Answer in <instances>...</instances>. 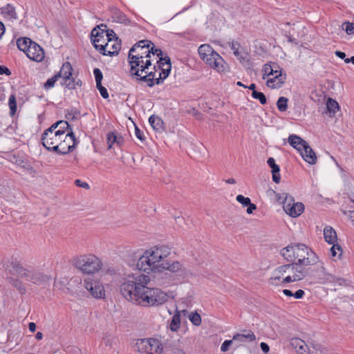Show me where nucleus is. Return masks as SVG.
<instances>
[{
	"mask_svg": "<svg viewBox=\"0 0 354 354\" xmlns=\"http://www.w3.org/2000/svg\"><path fill=\"white\" fill-rule=\"evenodd\" d=\"M288 98L280 97L277 102V106L279 111L284 112L288 109Z\"/></svg>",
	"mask_w": 354,
	"mask_h": 354,
	"instance_id": "obj_35",
	"label": "nucleus"
},
{
	"mask_svg": "<svg viewBox=\"0 0 354 354\" xmlns=\"http://www.w3.org/2000/svg\"><path fill=\"white\" fill-rule=\"evenodd\" d=\"M330 249V254L332 257H339L342 254V249L339 244L333 243Z\"/></svg>",
	"mask_w": 354,
	"mask_h": 354,
	"instance_id": "obj_38",
	"label": "nucleus"
},
{
	"mask_svg": "<svg viewBox=\"0 0 354 354\" xmlns=\"http://www.w3.org/2000/svg\"><path fill=\"white\" fill-rule=\"evenodd\" d=\"M69 127L68 123L66 121L60 120L58 121L53 124H52L50 127L54 130H64L68 129Z\"/></svg>",
	"mask_w": 354,
	"mask_h": 354,
	"instance_id": "obj_39",
	"label": "nucleus"
},
{
	"mask_svg": "<svg viewBox=\"0 0 354 354\" xmlns=\"http://www.w3.org/2000/svg\"><path fill=\"white\" fill-rule=\"evenodd\" d=\"M8 104L10 109V114L14 115L17 111V101L15 95H11L10 96Z\"/></svg>",
	"mask_w": 354,
	"mask_h": 354,
	"instance_id": "obj_43",
	"label": "nucleus"
},
{
	"mask_svg": "<svg viewBox=\"0 0 354 354\" xmlns=\"http://www.w3.org/2000/svg\"><path fill=\"white\" fill-rule=\"evenodd\" d=\"M150 44H151V41L149 40H141L134 44L132 48H136L135 52L138 50H143L146 48H149L150 47Z\"/></svg>",
	"mask_w": 354,
	"mask_h": 354,
	"instance_id": "obj_37",
	"label": "nucleus"
},
{
	"mask_svg": "<svg viewBox=\"0 0 354 354\" xmlns=\"http://www.w3.org/2000/svg\"><path fill=\"white\" fill-rule=\"evenodd\" d=\"M327 110L333 115L339 110V106L337 102L332 98H328L326 102Z\"/></svg>",
	"mask_w": 354,
	"mask_h": 354,
	"instance_id": "obj_34",
	"label": "nucleus"
},
{
	"mask_svg": "<svg viewBox=\"0 0 354 354\" xmlns=\"http://www.w3.org/2000/svg\"><path fill=\"white\" fill-rule=\"evenodd\" d=\"M32 40L30 39L28 37H22L17 40V46L20 50L26 54L29 49V44H30Z\"/></svg>",
	"mask_w": 354,
	"mask_h": 354,
	"instance_id": "obj_32",
	"label": "nucleus"
},
{
	"mask_svg": "<svg viewBox=\"0 0 354 354\" xmlns=\"http://www.w3.org/2000/svg\"><path fill=\"white\" fill-rule=\"evenodd\" d=\"M111 44L109 48H107L105 52L102 51V54L104 55L113 56L118 54L120 50L121 45L118 40H111Z\"/></svg>",
	"mask_w": 354,
	"mask_h": 354,
	"instance_id": "obj_31",
	"label": "nucleus"
},
{
	"mask_svg": "<svg viewBox=\"0 0 354 354\" xmlns=\"http://www.w3.org/2000/svg\"><path fill=\"white\" fill-rule=\"evenodd\" d=\"M136 347L138 352L143 354H161L163 351L162 342L156 338L138 339Z\"/></svg>",
	"mask_w": 354,
	"mask_h": 354,
	"instance_id": "obj_9",
	"label": "nucleus"
},
{
	"mask_svg": "<svg viewBox=\"0 0 354 354\" xmlns=\"http://www.w3.org/2000/svg\"><path fill=\"white\" fill-rule=\"evenodd\" d=\"M91 37L94 47L100 53L102 51L105 52L107 48H110L111 41L109 40V43L104 42V32L103 30H100V26H97L91 30Z\"/></svg>",
	"mask_w": 354,
	"mask_h": 354,
	"instance_id": "obj_14",
	"label": "nucleus"
},
{
	"mask_svg": "<svg viewBox=\"0 0 354 354\" xmlns=\"http://www.w3.org/2000/svg\"><path fill=\"white\" fill-rule=\"evenodd\" d=\"M313 348L315 350V354H327L328 353L326 348L318 344L313 345Z\"/></svg>",
	"mask_w": 354,
	"mask_h": 354,
	"instance_id": "obj_53",
	"label": "nucleus"
},
{
	"mask_svg": "<svg viewBox=\"0 0 354 354\" xmlns=\"http://www.w3.org/2000/svg\"><path fill=\"white\" fill-rule=\"evenodd\" d=\"M272 169V180L274 183H279L280 182L281 176L279 174L280 168L278 165H275Z\"/></svg>",
	"mask_w": 354,
	"mask_h": 354,
	"instance_id": "obj_42",
	"label": "nucleus"
},
{
	"mask_svg": "<svg viewBox=\"0 0 354 354\" xmlns=\"http://www.w3.org/2000/svg\"><path fill=\"white\" fill-rule=\"evenodd\" d=\"M149 51L150 52V55L152 54L153 55H156L157 57H162V51L160 48H156L155 45L151 42L150 44V47L149 48Z\"/></svg>",
	"mask_w": 354,
	"mask_h": 354,
	"instance_id": "obj_46",
	"label": "nucleus"
},
{
	"mask_svg": "<svg viewBox=\"0 0 354 354\" xmlns=\"http://www.w3.org/2000/svg\"><path fill=\"white\" fill-rule=\"evenodd\" d=\"M96 87L99 90L100 95L103 98L107 99L109 97L108 91L106 88L102 85V84H100V85L97 84Z\"/></svg>",
	"mask_w": 354,
	"mask_h": 354,
	"instance_id": "obj_51",
	"label": "nucleus"
},
{
	"mask_svg": "<svg viewBox=\"0 0 354 354\" xmlns=\"http://www.w3.org/2000/svg\"><path fill=\"white\" fill-rule=\"evenodd\" d=\"M335 53L340 59H344V60L346 59V54L344 52L337 50V51H335Z\"/></svg>",
	"mask_w": 354,
	"mask_h": 354,
	"instance_id": "obj_64",
	"label": "nucleus"
},
{
	"mask_svg": "<svg viewBox=\"0 0 354 354\" xmlns=\"http://www.w3.org/2000/svg\"><path fill=\"white\" fill-rule=\"evenodd\" d=\"M171 71V63L169 57H160L156 64L153 66L152 73L154 75L153 86L159 84L169 75Z\"/></svg>",
	"mask_w": 354,
	"mask_h": 354,
	"instance_id": "obj_10",
	"label": "nucleus"
},
{
	"mask_svg": "<svg viewBox=\"0 0 354 354\" xmlns=\"http://www.w3.org/2000/svg\"><path fill=\"white\" fill-rule=\"evenodd\" d=\"M149 122L155 131L161 132L164 130V123L160 117L153 115L149 117Z\"/></svg>",
	"mask_w": 354,
	"mask_h": 354,
	"instance_id": "obj_26",
	"label": "nucleus"
},
{
	"mask_svg": "<svg viewBox=\"0 0 354 354\" xmlns=\"http://www.w3.org/2000/svg\"><path fill=\"white\" fill-rule=\"evenodd\" d=\"M151 279L144 274H131L123 279L120 293L127 301L142 307H158L165 304L169 295L160 288L148 286Z\"/></svg>",
	"mask_w": 354,
	"mask_h": 354,
	"instance_id": "obj_1",
	"label": "nucleus"
},
{
	"mask_svg": "<svg viewBox=\"0 0 354 354\" xmlns=\"http://www.w3.org/2000/svg\"><path fill=\"white\" fill-rule=\"evenodd\" d=\"M73 69L70 62H66L63 64L59 73L56 74L58 78H62L61 84L68 89H75V79L71 77Z\"/></svg>",
	"mask_w": 354,
	"mask_h": 354,
	"instance_id": "obj_13",
	"label": "nucleus"
},
{
	"mask_svg": "<svg viewBox=\"0 0 354 354\" xmlns=\"http://www.w3.org/2000/svg\"><path fill=\"white\" fill-rule=\"evenodd\" d=\"M304 150L300 154L303 159L310 165H315L317 162V156L309 145L304 147Z\"/></svg>",
	"mask_w": 354,
	"mask_h": 354,
	"instance_id": "obj_23",
	"label": "nucleus"
},
{
	"mask_svg": "<svg viewBox=\"0 0 354 354\" xmlns=\"http://www.w3.org/2000/svg\"><path fill=\"white\" fill-rule=\"evenodd\" d=\"M203 61L218 72H223L225 69L224 59L216 52L211 54Z\"/></svg>",
	"mask_w": 354,
	"mask_h": 354,
	"instance_id": "obj_16",
	"label": "nucleus"
},
{
	"mask_svg": "<svg viewBox=\"0 0 354 354\" xmlns=\"http://www.w3.org/2000/svg\"><path fill=\"white\" fill-rule=\"evenodd\" d=\"M278 202L283 203L285 212L291 217H297L304 210V205L302 203H295L294 198L287 193L276 194Z\"/></svg>",
	"mask_w": 354,
	"mask_h": 354,
	"instance_id": "obj_7",
	"label": "nucleus"
},
{
	"mask_svg": "<svg viewBox=\"0 0 354 354\" xmlns=\"http://www.w3.org/2000/svg\"><path fill=\"white\" fill-rule=\"evenodd\" d=\"M135 48H131L129 52L128 59L131 66L130 74L135 77L138 81L145 82L149 87L153 86L154 75L152 73L153 67L151 66V60L148 57L142 56L133 57Z\"/></svg>",
	"mask_w": 354,
	"mask_h": 354,
	"instance_id": "obj_5",
	"label": "nucleus"
},
{
	"mask_svg": "<svg viewBox=\"0 0 354 354\" xmlns=\"http://www.w3.org/2000/svg\"><path fill=\"white\" fill-rule=\"evenodd\" d=\"M304 295V291L303 290L299 289L293 294V297H295V298L296 299H301Z\"/></svg>",
	"mask_w": 354,
	"mask_h": 354,
	"instance_id": "obj_58",
	"label": "nucleus"
},
{
	"mask_svg": "<svg viewBox=\"0 0 354 354\" xmlns=\"http://www.w3.org/2000/svg\"><path fill=\"white\" fill-rule=\"evenodd\" d=\"M75 184L78 187H83L87 189H89L88 184L87 183L82 182L81 180H75Z\"/></svg>",
	"mask_w": 354,
	"mask_h": 354,
	"instance_id": "obj_57",
	"label": "nucleus"
},
{
	"mask_svg": "<svg viewBox=\"0 0 354 354\" xmlns=\"http://www.w3.org/2000/svg\"><path fill=\"white\" fill-rule=\"evenodd\" d=\"M176 223L180 227H183L184 218L181 216L175 217Z\"/></svg>",
	"mask_w": 354,
	"mask_h": 354,
	"instance_id": "obj_61",
	"label": "nucleus"
},
{
	"mask_svg": "<svg viewBox=\"0 0 354 354\" xmlns=\"http://www.w3.org/2000/svg\"><path fill=\"white\" fill-rule=\"evenodd\" d=\"M288 142L292 147L299 152L300 154L304 150V147L308 145L306 141L297 135H290L288 137Z\"/></svg>",
	"mask_w": 354,
	"mask_h": 354,
	"instance_id": "obj_20",
	"label": "nucleus"
},
{
	"mask_svg": "<svg viewBox=\"0 0 354 354\" xmlns=\"http://www.w3.org/2000/svg\"><path fill=\"white\" fill-rule=\"evenodd\" d=\"M72 262L75 268L87 274L99 272L102 266L101 260L93 254L77 256L73 258Z\"/></svg>",
	"mask_w": 354,
	"mask_h": 354,
	"instance_id": "obj_6",
	"label": "nucleus"
},
{
	"mask_svg": "<svg viewBox=\"0 0 354 354\" xmlns=\"http://www.w3.org/2000/svg\"><path fill=\"white\" fill-rule=\"evenodd\" d=\"M229 46L233 50L234 55L237 57L240 62L244 64L248 62L249 59L246 53H241L239 52L240 44L237 41H232L229 43Z\"/></svg>",
	"mask_w": 354,
	"mask_h": 354,
	"instance_id": "obj_24",
	"label": "nucleus"
},
{
	"mask_svg": "<svg viewBox=\"0 0 354 354\" xmlns=\"http://www.w3.org/2000/svg\"><path fill=\"white\" fill-rule=\"evenodd\" d=\"M135 133L137 138H138L140 140L143 141L145 140V137L144 133L141 130H140L136 126H135Z\"/></svg>",
	"mask_w": 354,
	"mask_h": 354,
	"instance_id": "obj_56",
	"label": "nucleus"
},
{
	"mask_svg": "<svg viewBox=\"0 0 354 354\" xmlns=\"http://www.w3.org/2000/svg\"><path fill=\"white\" fill-rule=\"evenodd\" d=\"M15 270L19 277L35 284L39 285L48 280L47 276L39 271L28 270L19 266L15 267Z\"/></svg>",
	"mask_w": 354,
	"mask_h": 354,
	"instance_id": "obj_11",
	"label": "nucleus"
},
{
	"mask_svg": "<svg viewBox=\"0 0 354 354\" xmlns=\"http://www.w3.org/2000/svg\"><path fill=\"white\" fill-rule=\"evenodd\" d=\"M26 55L29 59L39 62L44 59V51L39 45L32 41Z\"/></svg>",
	"mask_w": 354,
	"mask_h": 354,
	"instance_id": "obj_17",
	"label": "nucleus"
},
{
	"mask_svg": "<svg viewBox=\"0 0 354 354\" xmlns=\"http://www.w3.org/2000/svg\"><path fill=\"white\" fill-rule=\"evenodd\" d=\"M124 138L121 136H119L117 133L116 145L120 147L124 144Z\"/></svg>",
	"mask_w": 354,
	"mask_h": 354,
	"instance_id": "obj_63",
	"label": "nucleus"
},
{
	"mask_svg": "<svg viewBox=\"0 0 354 354\" xmlns=\"http://www.w3.org/2000/svg\"><path fill=\"white\" fill-rule=\"evenodd\" d=\"M198 52L201 59H205L209 55H212L216 51L209 44H202L199 46Z\"/></svg>",
	"mask_w": 354,
	"mask_h": 354,
	"instance_id": "obj_30",
	"label": "nucleus"
},
{
	"mask_svg": "<svg viewBox=\"0 0 354 354\" xmlns=\"http://www.w3.org/2000/svg\"><path fill=\"white\" fill-rule=\"evenodd\" d=\"M83 286L94 298L102 299L105 297L104 286L97 279L87 277L83 281Z\"/></svg>",
	"mask_w": 354,
	"mask_h": 354,
	"instance_id": "obj_12",
	"label": "nucleus"
},
{
	"mask_svg": "<svg viewBox=\"0 0 354 354\" xmlns=\"http://www.w3.org/2000/svg\"><path fill=\"white\" fill-rule=\"evenodd\" d=\"M0 14L8 20L13 21L17 19L15 8L10 3L0 8Z\"/></svg>",
	"mask_w": 354,
	"mask_h": 354,
	"instance_id": "obj_22",
	"label": "nucleus"
},
{
	"mask_svg": "<svg viewBox=\"0 0 354 354\" xmlns=\"http://www.w3.org/2000/svg\"><path fill=\"white\" fill-rule=\"evenodd\" d=\"M307 273V270L303 266L292 263L285 264L277 267L274 270L268 283L274 286H284L286 283L302 280Z\"/></svg>",
	"mask_w": 354,
	"mask_h": 354,
	"instance_id": "obj_4",
	"label": "nucleus"
},
{
	"mask_svg": "<svg viewBox=\"0 0 354 354\" xmlns=\"http://www.w3.org/2000/svg\"><path fill=\"white\" fill-rule=\"evenodd\" d=\"M233 339L232 340H225L221 346V350L223 352H226L229 349V346L233 343Z\"/></svg>",
	"mask_w": 354,
	"mask_h": 354,
	"instance_id": "obj_55",
	"label": "nucleus"
},
{
	"mask_svg": "<svg viewBox=\"0 0 354 354\" xmlns=\"http://www.w3.org/2000/svg\"><path fill=\"white\" fill-rule=\"evenodd\" d=\"M78 141L72 131L65 132L64 137L62 139L56 153L62 155L67 154L73 151Z\"/></svg>",
	"mask_w": 354,
	"mask_h": 354,
	"instance_id": "obj_15",
	"label": "nucleus"
},
{
	"mask_svg": "<svg viewBox=\"0 0 354 354\" xmlns=\"http://www.w3.org/2000/svg\"><path fill=\"white\" fill-rule=\"evenodd\" d=\"M106 36L107 37V42L109 43L110 40H118V37H116V34L113 30H107L106 31Z\"/></svg>",
	"mask_w": 354,
	"mask_h": 354,
	"instance_id": "obj_52",
	"label": "nucleus"
},
{
	"mask_svg": "<svg viewBox=\"0 0 354 354\" xmlns=\"http://www.w3.org/2000/svg\"><path fill=\"white\" fill-rule=\"evenodd\" d=\"M133 57H139V58L142 56L143 57H148L149 59H151L150 52L149 51V48H146L143 50H138L137 51L134 52L133 53Z\"/></svg>",
	"mask_w": 354,
	"mask_h": 354,
	"instance_id": "obj_47",
	"label": "nucleus"
},
{
	"mask_svg": "<svg viewBox=\"0 0 354 354\" xmlns=\"http://www.w3.org/2000/svg\"><path fill=\"white\" fill-rule=\"evenodd\" d=\"M164 265V270L178 272L183 270V266L179 261H171L167 259Z\"/></svg>",
	"mask_w": 354,
	"mask_h": 354,
	"instance_id": "obj_27",
	"label": "nucleus"
},
{
	"mask_svg": "<svg viewBox=\"0 0 354 354\" xmlns=\"http://www.w3.org/2000/svg\"><path fill=\"white\" fill-rule=\"evenodd\" d=\"M324 239L329 244L335 243L337 241L336 232L331 227H326L324 230Z\"/></svg>",
	"mask_w": 354,
	"mask_h": 354,
	"instance_id": "obj_28",
	"label": "nucleus"
},
{
	"mask_svg": "<svg viewBox=\"0 0 354 354\" xmlns=\"http://www.w3.org/2000/svg\"><path fill=\"white\" fill-rule=\"evenodd\" d=\"M64 130H54L49 127L41 135L43 146L48 151L56 152L62 139L64 137Z\"/></svg>",
	"mask_w": 354,
	"mask_h": 354,
	"instance_id": "obj_8",
	"label": "nucleus"
},
{
	"mask_svg": "<svg viewBox=\"0 0 354 354\" xmlns=\"http://www.w3.org/2000/svg\"><path fill=\"white\" fill-rule=\"evenodd\" d=\"M6 74L10 75L11 74L10 71L6 66H0V75Z\"/></svg>",
	"mask_w": 354,
	"mask_h": 354,
	"instance_id": "obj_59",
	"label": "nucleus"
},
{
	"mask_svg": "<svg viewBox=\"0 0 354 354\" xmlns=\"http://www.w3.org/2000/svg\"><path fill=\"white\" fill-rule=\"evenodd\" d=\"M236 201L240 203L243 207H247L251 203L250 198L245 197L243 195H238L236 196Z\"/></svg>",
	"mask_w": 354,
	"mask_h": 354,
	"instance_id": "obj_48",
	"label": "nucleus"
},
{
	"mask_svg": "<svg viewBox=\"0 0 354 354\" xmlns=\"http://www.w3.org/2000/svg\"><path fill=\"white\" fill-rule=\"evenodd\" d=\"M290 346L299 354H308V346L300 338L293 337L290 342Z\"/></svg>",
	"mask_w": 354,
	"mask_h": 354,
	"instance_id": "obj_19",
	"label": "nucleus"
},
{
	"mask_svg": "<svg viewBox=\"0 0 354 354\" xmlns=\"http://www.w3.org/2000/svg\"><path fill=\"white\" fill-rule=\"evenodd\" d=\"M272 76V77L267 79L266 85L272 88H281L285 82L286 74H282L281 70H279V74Z\"/></svg>",
	"mask_w": 354,
	"mask_h": 354,
	"instance_id": "obj_18",
	"label": "nucleus"
},
{
	"mask_svg": "<svg viewBox=\"0 0 354 354\" xmlns=\"http://www.w3.org/2000/svg\"><path fill=\"white\" fill-rule=\"evenodd\" d=\"M12 285L19 290L20 293L24 294L25 292L26 289L23 286V285H22L21 281H19L18 280H13L12 281Z\"/></svg>",
	"mask_w": 354,
	"mask_h": 354,
	"instance_id": "obj_54",
	"label": "nucleus"
},
{
	"mask_svg": "<svg viewBox=\"0 0 354 354\" xmlns=\"http://www.w3.org/2000/svg\"><path fill=\"white\" fill-rule=\"evenodd\" d=\"M342 29L346 31L348 35L354 34V23L346 21L342 24Z\"/></svg>",
	"mask_w": 354,
	"mask_h": 354,
	"instance_id": "obj_44",
	"label": "nucleus"
},
{
	"mask_svg": "<svg viewBox=\"0 0 354 354\" xmlns=\"http://www.w3.org/2000/svg\"><path fill=\"white\" fill-rule=\"evenodd\" d=\"M188 318L196 326H198L201 324V317L197 312H192L189 315Z\"/></svg>",
	"mask_w": 354,
	"mask_h": 354,
	"instance_id": "obj_36",
	"label": "nucleus"
},
{
	"mask_svg": "<svg viewBox=\"0 0 354 354\" xmlns=\"http://www.w3.org/2000/svg\"><path fill=\"white\" fill-rule=\"evenodd\" d=\"M58 77L56 75V74L52 77L51 78H49L46 83L44 84V88L46 89H50V88L53 87L55 85V82L57 80Z\"/></svg>",
	"mask_w": 354,
	"mask_h": 354,
	"instance_id": "obj_50",
	"label": "nucleus"
},
{
	"mask_svg": "<svg viewBox=\"0 0 354 354\" xmlns=\"http://www.w3.org/2000/svg\"><path fill=\"white\" fill-rule=\"evenodd\" d=\"M272 74V66L269 64H266L263 68V79L266 80Z\"/></svg>",
	"mask_w": 354,
	"mask_h": 354,
	"instance_id": "obj_45",
	"label": "nucleus"
},
{
	"mask_svg": "<svg viewBox=\"0 0 354 354\" xmlns=\"http://www.w3.org/2000/svg\"><path fill=\"white\" fill-rule=\"evenodd\" d=\"M180 315L177 311L173 316L169 324V328L171 331L176 332L180 326Z\"/></svg>",
	"mask_w": 354,
	"mask_h": 354,
	"instance_id": "obj_33",
	"label": "nucleus"
},
{
	"mask_svg": "<svg viewBox=\"0 0 354 354\" xmlns=\"http://www.w3.org/2000/svg\"><path fill=\"white\" fill-rule=\"evenodd\" d=\"M93 74L96 81V85L102 84V80L103 79V75L102 71L99 68H95L93 70Z\"/></svg>",
	"mask_w": 354,
	"mask_h": 354,
	"instance_id": "obj_49",
	"label": "nucleus"
},
{
	"mask_svg": "<svg viewBox=\"0 0 354 354\" xmlns=\"http://www.w3.org/2000/svg\"><path fill=\"white\" fill-rule=\"evenodd\" d=\"M106 140H107L108 149H110L112 148V147L114 144H116L117 133L115 131L109 132L107 134Z\"/></svg>",
	"mask_w": 354,
	"mask_h": 354,
	"instance_id": "obj_40",
	"label": "nucleus"
},
{
	"mask_svg": "<svg viewBox=\"0 0 354 354\" xmlns=\"http://www.w3.org/2000/svg\"><path fill=\"white\" fill-rule=\"evenodd\" d=\"M171 249L165 245H156L146 250L138 259L137 268L144 272H161L164 271V265L171 254Z\"/></svg>",
	"mask_w": 354,
	"mask_h": 354,
	"instance_id": "obj_2",
	"label": "nucleus"
},
{
	"mask_svg": "<svg viewBox=\"0 0 354 354\" xmlns=\"http://www.w3.org/2000/svg\"><path fill=\"white\" fill-rule=\"evenodd\" d=\"M255 335L252 331H248L247 334H239L236 333L233 336V340L234 342H252L255 340Z\"/></svg>",
	"mask_w": 354,
	"mask_h": 354,
	"instance_id": "obj_29",
	"label": "nucleus"
},
{
	"mask_svg": "<svg viewBox=\"0 0 354 354\" xmlns=\"http://www.w3.org/2000/svg\"><path fill=\"white\" fill-rule=\"evenodd\" d=\"M280 254L288 262L299 266H307L317 263V254L308 247L301 243H292L282 248Z\"/></svg>",
	"mask_w": 354,
	"mask_h": 354,
	"instance_id": "obj_3",
	"label": "nucleus"
},
{
	"mask_svg": "<svg viewBox=\"0 0 354 354\" xmlns=\"http://www.w3.org/2000/svg\"><path fill=\"white\" fill-rule=\"evenodd\" d=\"M318 277L322 283H334L336 280L334 275L326 271L323 263H321L318 270Z\"/></svg>",
	"mask_w": 354,
	"mask_h": 354,
	"instance_id": "obj_21",
	"label": "nucleus"
},
{
	"mask_svg": "<svg viewBox=\"0 0 354 354\" xmlns=\"http://www.w3.org/2000/svg\"><path fill=\"white\" fill-rule=\"evenodd\" d=\"M247 207H248V208H247L246 212L249 214H252L253 212V211L257 209L256 205L254 203H250V205H248Z\"/></svg>",
	"mask_w": 354,
	"mask_h": 354,
	"instance_id": "obj_60",
	"label": "nucleus"
},
{
	"mask_svg": "<svg viewBox=\"0 0 354 354\" xmlns=\"http://www.w3.org/2000/svg\"><path fill=\"white\" fill-rule=\"evenodd\" d=\"M111 17L114 21L124 24H128L130 21L129 19L126 17V15L122 13L120 10H119L117 8H113L111 9Z\"/></svg>",
	"mask_w": 354,
	"mask_h": 354,
	"instance_id": "obj_25",
	"label": "nucleus"
},
{
	"mask_svg": "<svg viewBox=\"0 0 354 354\" xmlns=\"http://www.w3.org/2000/svg\"><path fill=\"white\" fill-rule=\"evenodd\" d=\"M260 346L264 353H268L270 350L269 346L265 342H261Z\"/></svg>",
	"mask_w": 354,
	"mask_h": 354,
	"instance_id": "obj_62",
	"label": "nucleus"
},
{
	"mask_svg": "<svg viewBox=\"0 0 354 354\" xmlns=\"http://www.w3.org/2000/svg\"><path fill=\"white\" fill-rule=\"evenodd\" d=\"M252 97L254 99L259 100L260 103L263 105L267 103L266 97L262 92L254 91V92H252Z\"/></svg>",
	"mask_w": 354,
	"mask_h": 354,
	"instance_id": "obj_41",
	"label": "nucleus"
}]
</instances>
